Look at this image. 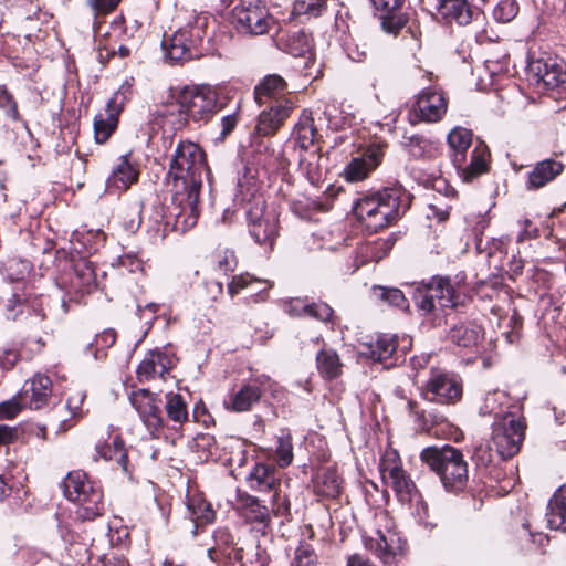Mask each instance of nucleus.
<instances>
[{
  "label": "nucleus",
  "mask_w": 566,
  "mask_h": 566,
  "mask_svg": "<svg viewBox=\"0 0 566 566\" xmlns=\"http://www.w3.org/2000/svg\"><path fill=\"white\" fill-rule=\"evenodd\" d=\"M405 0H370L373 7L376 10L391 13L396 12L401 8Z\"/></svg>",
  "instance_id": "obj_58"
},
{
  "label": "nucleus",
  "mask_w": 566,
  "mask_h": 566,
  "mask_svg": "<svg viewBox=\"0 0 566 566\" xmlns=\"http://www.w3.org/2000/svg\"><path fill=\"white\" fill-rule=\"evenodd\" d=\"M218 95L210 86L185 87L178 95V111L195 120H207L217 111Z\"/></svg>",
  "instance_id": "obj_10"
},
{
  "label": "nucleus",
  "mask_w": 566,
  "mask_h": 566,
  "mask_svg": "<svg viewBox=\"0 0 566 566\" xmlns=\"http://www.w3.org/2000/svg\"><path fill=\"white\" fill-rule=\"evenodd\" d=\"M116 340V333L113 329H106L96 335L95 343L98 349H106L114 345Z\"/></svg>",
  "instance_id": "obj_60"
},
{
  "label": "nucleus",
  "mask_w": 566,
  "mask_h": 566,
  "mask_svg": "<svg viewBox=\"0 0 566 566\" xmlns=\"http://www.w3.org/2000/svg\"><path fill=\"white\" fill-rule=\"evenodd\" d=\"M364 355L369 356L374 360L385 361L392 357L397 350V337L392 335H380L373 343L365 345Z\"/></svg>",
  "instance_id": "obj_36"
},
{
  "label": "nucleus",
  "mask_w": 566,
  "mask_h": 566,
  "mask_svg": "<svg viewBox=\"0 0 566 566\" xmlns=\"http://www.w3.org/2000/svg\"><path fill=\"white\" fill-rule=\"evenodd\" d=\"M496 450L494 451L490 443H481L475 447L473 459L478 465L488 467L494 461Z\"/></svg>",
  "instance_id": "obj_52"
},
{
  "label": "nucleus",
  "mask_w": 566,
  "mask_h": 566,
  "mask_svg": "<svg viewBox=\"0 0 566 566\" xmlns=\"http://www.w3.org/2000/svg\"><path fill=\"white\" fill-rule=\"evenodd\" d=\"M407 193L401 188H384L359 198L353 211L365 227L377 232L396 221L407 209Z\"/></svg>",
  "instance_id": "obj_2"
},
{
  "label": "nucleus",
  "mask_w": 566,
  "mask_h": 566,
  "mask_svg": "<svg viewBox=\"0 0 566 566\" xmlns=\"http://www.w3.org/2000/svg\"><path fill=\"white\" fill-rule=\"evenodd\" d=\"M22 407L18 399H11L0 403V419H12L20 411Z\"/></svg>",
  "instance_id": "obj_56"
},
{
  "label": "nucleus",
  "mask_w": 566,
  "mask_h": 566,
  "mask_svg": "<svg viewBox=\"0 0 566 566\" xmlns=\"http://www.w3.org/2000/svg\"><path fill=\"white\" fill-rule=\"evenodd\" d=\"M123 111L119 95L114 94L107 102L105 114H98L94 118V137L96 143L104 144L108 140L118 125V116Z\"/></svg>",
  "instance_id": "obj_20"
},
{
  "label": "nucleus",
  "mask_w": 566,
  "mask_h": 566,
  "mask_svg": "<svg viewBox=\"0 0 566 566\" xmlns=\"http://www.w3.org/2000/svg\"><path fill=\"white\" fill-rule=\"evenodd\" d=\"M437 10L447 23L455 22L459 25H467L480 17V12L467 0H440Z\"/></svg>",
  "instance_id": "obj_21"
},
{
  "label": "nucleus",
  "mask_w": 566,
  "mask_h": 566,
  "mask_svg": "<svg viewBox=\"0 0 566 566\" xmlns=\"http://www.w3.org/2000/svg\"><path fill=\"white\" fill-rule=\"evenodd\" d=\"M280 501H281L280 492L275 491L273 494L272 511L276 516L287 517L290 515V503L285 497L283 499L282 503H280Z\"/></svg>",
  "instance_id": "obj_59"
},
{
  "label": "nucleus",
  "mask_w": 566,
  "mask_h": 566,
  "mask_svg": "<svg viewBox=\"0 0 566 566\" xmlns=\"http://www.w3.org/2000/svg\"><path fill=\"white\" fill-rule=\"evenodd\" d=\"M316 367L324 379L333 380L342 376L344 365L336 350L322 348L316 355Z\"/></svg>",
  "instance_id": "obj_34"
},
{
  "label": "nucleus",
  "mask_w": 566,
  "mask_h": 566,
  "mask_svg": "<svg viewBox=\"0 0 566 566\" xmlns=\"http://www.w3.org/2000/svg\"><path fill=\"white\" fill-rule=\"evenodd\" d=\"M234 505L238 513L254 528L264 531L270 525V511L258 497L238 490Z\"/></svg>",
  "instance_id": "obj_16"
},
{
  "label": "nucleus",
  "mask_w": 566,
  "mask_h": 566,
  "mask_svg": "<svg viewBox=\"0 0 566 566\" xmlns=\"http://www.w3.org/2000/svg\"><path fill=\"white\" fill-rule=\"evenodd\" d=\"M248 482L256 492H275L280 485V476L273 464L256 463L248 475Z\"/></svg>",
  "instance_id": "obj_25"
},
{
  "label": "nucleus",
  "mask_w": 566,
  "mask_h": 566,
  "mask_svg": "<svg viewBox=\"0 0 566 566\" xmlns=\"http://www.w3.org/2000/svg\"><path fill=\"white\" fill-rule=\"evenodd\" d=\"M406 20L401 15L395 14V12H384L382 15V28L388 33H397L403 25Z\"/></svg>",
  "instance_id": "obj_55"
},
{
  "label": "nucleus",
  "mask_w": 566,
  "mask_h": 566,
  "mask_svg": "<svg viewBox=\"0 0 566 566\" xmlns=\"http://www.w3.org/2000/svg\"><path fill=\"white\" fill-rule=\"evenodd\" d=\"M187 510L189 518L195 523V527L211 523L214 520V511L212 510L211 505L203 499H189Z\"/></svg>",
  "instance_id": "obj_39"
},
{
  "label": "nucleus",
  "mask_w": 566,
  "mask_h": 566,
  "mask_svg": "<svg viewBox=\"0 0 566 566\" xmlns=\"http://www.w3.org/2000/svg\"><path fill=\"white\" fill-rule=\"evenodd\" d=\"M166 412L168 418L179 424L188 419L187 405L179 394L169 392L166 395Z\"/></svg>",
  "instance_id": "obj_41"
},
{
  "label": "nucleus",
  "mask_w": 566,
  "mask_h": 566,
  "mask_svg": "<svg viewBox=\"0 0 566 566\" xmlns=\"http://www.w3.org/2000/svg\"><path fill=\"white\" fill-rule=\"evenodd\" d=\"M518 13V3L516 0H500L493 10V17L496 21L507 23Z\"/></svg>",
  "instance_id": "obj_47"
},
{
  "label": "nucleus",
  "mask_w": 566,
  "mask_h": 566,
  "mask_svg": "<svg viewBox=\"0 0 566 566\" xmlns=\"http://www.w3.org/2000/svg\"><path fill=\"white\" fill-rule=\"evenodd\" d=\"M447 140L454 166L461 167L465 163L467 150L472 144V132L458 126L448 134Z\"/></svg>",
  "instance_id": "obj_33"
},
{
  "label": "nucleus",
  "mask_w": 566,
  "mask_h": 566,
  "mask_svg": "<svg viewBox=\"0 0 566 566\" xmlns=\"http://www.w3.org/2000/svg\"><path fill=\"white\" fill-rule=\"evenodd\" d=\"M174 366V358L160 349L149 352L137 368V378L140 382L156 377H164Z\"/></svg>",
  "instance_id": "obj_22"
},
{
  "label": "nucleus",
  "mask_w": 566,
  "mask_h": 566,
  "mask_svg": "<svg viewBox=\"0 0 566 566\" xmlns=\"http://www.w3.org/2000/svg\"><path fill=\"white\" fill-rule=\"evenodd\" d=\"M85 399V394L81 390H75L71 394L66 401V408L74 418H80L84 415L82 405Z\"/></svg>",
  "instance_id": "obj_53"
},
{
  "label": "nucleus",
  "mask_w": 566,
  "mask_h": 566,
  "mask_svg": "<svg viewBox=\"0 0 566 566\" xmlns=\"http://www.w3.org/2000/svg\"><path fill=\"white\" fill-rule=\"evenodd\" d=\"M30 408L41 409L49 401L52 394L51 379L45 376L38 374L30 380Z\"/></svg>",
  "instance_id": "obj_37"
},
{
  "label": "nucleus",
  "mask_w": 566,
  "mask_h": 566,
  "mask_svg": "<svg viewBox=\"0 0 566 566\" xmlns=\"http://www.w3.org/2000/svg\"><path fill=\"white\" fill-rule=\"evenodd\" d=\"M129 401L151 437H159L164 419L160 399L147 389H139L129 396Z\"/></svg>",
  "instance_id": "obj_14"
},
{
  "label": "nucleus",
  "mask_w": 566,
  "mask_h": 566,
  "mask_svg": "<svg viewBox=\"0 0 566 566\" xmlns=\"http://www.w3.org/2000/svg\"><path fill=\"white\" fill-rule=\"evenodd\" d=\"M316 492L325 497L334 499L340 493V478L339 475L329 469L324 470L318 476L315 483Z\"/></svg>",
  "instance_id": "obj_40"
},
{
  "label": "nucleus",
  "mask_w": 566,
  "mask_h": 566,
  "mask_svg": "<svg viewBox=\"0 0 566 566\" xmlns=\"http://www.w3.org/2000/svg\"><path fill=\"white\" fill-rule=\"evenodd\" d=\"M202 33L199 25H187L176 31L169 42L164 43L167 57L172 63H184L198 57L201 54L199 45Z\"/></svg>",
  "instance_id": "obj_11"
},
{
  "label": "nucleus",
  "mask_w": 566,
  "mask_h": 566,
  "mask_svg": "<svg viewBox=\"0 0 566 566\" xmlns=\"http://www.w3.org/2000/svg\"><path fill=\"white\" fill-rule=\"evenodd\" d=\"M422 396L430 402L453 405L462 397V382L453 373L432 368L423 386Z\"/></svg>",
  "instance_id": "obj_9"
},
{
  "label": "nucleus",
  "mask_w": 566,
  "mask_h": 566,
  "mask_svg": "<svg viewBox=\"0 0 566 566\" xmlns=\"http://www.w3.org/2000/svg\"><path fill=\"white\" fill-rule=\"evenodd\" d=\"M120 0H87L88 6L95 13H108L113 11Z\"/></svg>",
  "instance_id": "obj_57"
},
{
  "label": "nucleus",
  "mask_w": 566,
  "mask_h": 566,
  "mask_svg": "<svg viewBox=\"0 0 566 566\" xmlns=\"http://www.w3.org/2000/svg\"><path fill=\"white\" fill-rule=\"evenodd\" d=\"M382 479L395 491L398 500L402 503L415 505L419 518L427 516V504L423 502L415 482L402 469L400 459L396 451L386 453L380 464Z\"/></svg>",
  "instance_id": "obj_5"
},
{
  "label": "nucleus",
  "mask_w": 566,
  "mask_h": 566,
  "mask_svg": "<svg viewBox=\"0 0 566 566\" xmlns=\"http://www.w3.org/2000/svg\"><path fill=\"white\" fill-rule=\"evenodd\" d=\"M378 245H386V242H379L374 244H364L360 245L357 250V259H359L358 263L356 264V269H358L360 265L369 262L375 261L378 262L382 255H379L376 253Z\"/></svg>",
  "instance_id": "obj_50"
},
{
  "label": "nucleus",
  "mask_w": 566,
  "mask_h": 566,
  "mask_svg": "<svg viewBox=\"0 0 566 566\" xmlns=\"http://www.w3.org/2000/svg\"><path fill=\"white\" fill-rule=\"evenodd\" d=\"M137 179V169L129 163L128 155H123L107 179V187L109 189L127 190Z\"/></svg>",
  "instance_id": "obj_28"
},
{
  "label": "nucleus",
  "mask_w": 566,
  "mask_h": 566,
  "mask_svg": "<svg viewBox=\"0 0 566 566\" xmlns=\"http://www.w3.org/2000/svg\"><path fill=\"white\" fill-rule=\"evenodd\" d=\"M506 400V392L502 390H493L491 392H488L480 402L479 413L481 416L497 413V411L502 408Z\"/></svg>",
  "instance_id": "obj_43"
},
{
  "label": "nucleus",
  "mask_w": 566,
  "mask_h": 566,
  "mask_svg": "<svg viewBox=\"0 0 566 566\" xmlns=\"http://www.w3.org/2000/svg\"><path fill=\"white\" fill-rule=\"evenodd\" d=\"M75 273L81 281V287L86 292H91L96 286V275L94 266L88 261H80L75 264Z\"/></svg>",
  "instance_id": "obj_46"
},
{
  "label": "nucleus",
  "mask_w": 566,
  "mask_h": 566,
  "mask_svg": "<svg viewBox=\"0 0 566 566\" xmlns=\"http://www.w3.org/2000/svg\"><path fill=\"white\" fill-rule=\"evenodd\" d=\"M286 83L276 74L268 75L254 88L255 102L261 105H273L277 101H291L285 96Z\"/></svg>",
  "instance_id": "obj_24"
},
{
  "label": "nucleus",
  "mask_w": 566,
  "mask_h": 566,
  "mask_svg": "<svg viewBox=\"0 0 566 566\" xmlns=\"http://www.w3.org/2000/svg\"><path fill=\"white\" fill-rule=\"evenodd\" d=\"M413 297L417 307L423 314L434 312L438 306L457 308L465 301V295L447 277H433L428 285L418 287Z\"/></svg>",
  "instance_id": "obj_6"
},
{
  "label": "nucleus",
  "mask_w": 566,
  "mask_h": 566,
  "mask_svg": "<svg viewBox=\"0 0 566 566\" xmlns=\"http://www.w3.org/2000/svg\"><path fill=\"white\" fill-rule=\"evenodd\" d=\"M374 294L388 305L398 307L402 311L408 310L409 307L408 300L399 289L376 286L374 287Z\"/></svg>",
  "instance_id": "obj_42"
},
{
  "label": "nucleus",
  "mask_w": 566,
  "mask_h": 566,
  "mask_svg": "<svg viewBox=\"0 0 566 566\" xmlns=\"http://www.w3.org/2000/svg\"><path fill=\"white\" fill-rule=\"evenodd\" d=\"M525 423L513 412L496 416L492 429V443L501 459L515 455L524 439Z\"/></svg>",
  "instance_id": "obj_7"
},
{
  "label": "nucleus",
  "mask_w": 566,
  "mask_h": 566,
  "mask_svg": "<svg viewBox=\"0 0 566 566\" xmlns=\"http://www.w3.org/2000/svg\"><path fill=\"white\" fill-rule=\"evenodd\" d=\"M326 9V0H295L293 4V14L318 17Z\"/></svg>",
  "instance_id": "obj_45"
},
{
  "label": "nucleus",
  "mask_w": 566,
  "mask_h": 566,
  "mask_svg": "<svg viewBox=\"0 0 566 566\" xmlns=\"http://www.w3.org/2000/svg\"><path fill=\"white\" fill-rule=\"evenodd\" d=\"M420 459L439 476L447 491L458 492L465 488L468 463L461 450L449 444L428 447L421 451Z\"/></svg>",
  "instance_id": "obj_3"
},
{
  "label": "nucleus",
  "mask_w": 566,
  "mask_h": 566,
  "mask_svg": "<svg viewBox=\"0 0 566 566\" xmlns=\"http://www.w3.org/2000/svg\"><path fill=\"white\" fill-rule=\"evenodd\" d=\"M285 312L291 316H310L322 322H332L333 308L323 302L308 303L307 300L295 297L285 303Z\"/></svg>",
  "instance_id": "obj_23"
},
{
  "label": "nucleus",
  "mask_w": 566,
  "mask_h": 566,
  "mask_svg": "<svg viewBox=\"0 0 566 566\" xmlns=\"http://www.w3.org/2000/svg\"><path fill=\"white\" fill-rule=\"evenodd\" d=\"M448 107L442 92L434 88L422 90L413 105V114L418 120L436 123L442 118Z\"/></svg>",
  "instance_id": "obj_15"
},
{
  "label": "nucleus",
  "mask_w": 566,
  "mask_h": 566,
  "mask_svg": "<svg viewBox=\"0 0 566 566\" xmlns=\"http://www.w3.org/2000/svg\"><path fill=\"white\" fill-rule=\"evenodd\" d=\"M547 527L566 533V485L558 488L547 504Z\"/></svg>",
  "instance_id": "obj_26"
},
{
  "label": "nucleus",
  "mask_w": 566,
  "mask_h": 566,
  "mask_svg": "<svg viewBox=\"0 0 566 566\" xmlns=\"http://www.w3.org/2000/svg\"><path fill=\"white\" fill-rule=\"evenodd\" d=\"M382 156L381 147L371 145L360 157L353 158L346 165L342 175L349 182L361 181L380 164Z\"/></svg>",
  "instance_id": "obj_17"
},
{
  "label": "nucleus",
  "mask_w": 566,
  "mask_h": 566,
  "mask_svg": "<svg viewBox=\"0 0 566 566\" xmlns=\"http://www.w3.org/2000/svg\"><path fill=\"white\" fill-rule=\"evenodd\" d=\"M261 398V390L253 385H245L239 391L233 394L229 401H226V407L235 412L248 411Z\"/></svg>",
  "instance_id": "obj_35"
},
{
  "label": "nucleus",
  "mask_w": 566,
  "mask_h": 566,
  "mask_svg": "<svg viewBox=\"0 0 566 566\" xmlns=\"http://www.w3.org/2000/svg\"><path fill=\"white\" fill-rule=\"evenodd\" d=\"M316 555L310 544H301L295 552L293 566H314Z\"/></svg>",
  "instance_id": "obj_51"
},
{
  "label": "nucleus",
  "mask_w": 566,
  "mask_h": 566,
  "mask_svg": "<svg viewBox=\"0 0 566 566\" xmlns=\"http://www.w3.org/2000/svg\"><path fill=\"white\" fill-rule=\"evenodd\" d=\"M542 10L544 21L556 22L566 13V0H544Z\"/></svg>",
  "instance_id": "obj_49"
},
{
  "label": "nucleus",
  "mask_w": 566,
  "mask_h": 566,
  "mask_svg": "<svg viewBox=\"0 0 566 566\" xmlns=\"http://www.w3.org/2000/svg\"><path fill=\"white\" fill-rule=\"evenodd\" d=\"M277 46L293 56L311 54L313 40L304 30H295L277 39Z\"/></svg>",
  "instance_id": "obj_30"
},
{
  "label": "nucleus",
  "mask_w": 566,
  "mask_h": 566,
  "mask_svg": "<svg viewBox=\"0 0 566 566\" xmlns=\"http://www.w3.org/2000/svg\"><path fill=\"white\" fill-rule=\"evenodd\" d=\"M0 107L4 109L12 119L17 120L19 118V112L15 101L13 96L8 92L7 88H0Z\"/></svg>",
  "instance_id": "obj_54"
},
{
  "label": "nucleus",
  "mask_w": 566,
  "mask_h": 566,
  "mask_svg": "<svg viewBox=\"0 0 566 566\" xmlns=\"http://www.w3.org/2000/svg\"><path fill=\"white\" fill-rule=\"evenodd\" d=\"M293 138L295 145L302 150H308L318 142L319 135L310 112L303 111L301 114L298 122L294 126Z\"/></svg>",
  "instance_id": "obj_27"
},
{
  "label": "nucleus",
  "mask_w": 566,
  "mask_h": 566,
  "mask_svg": "<svg viewBox=\"0 0 566 566\" xmlns=\"http://www.w3.org/2000/svg\"><path fill=\"white\" fill-rule=\"evenodd\" d=\"M237 265V260L233 251H224L223 255L218 260V266L224 272L233 271Z\"/></svg>",
  "instance_id": "obj_62"
},
{
  "label": "nucleus",
  "mask_w": 566,
  "mask_h": 566,
  "mask_svg": "<svg viewBox=\"0 0 566 566\" xmlns=\"http://www.w3.org/2000/svg\"><path fill=\"white\" fill-rule=\"evenodd\" d=\"M203 174L209 178L203 150L192 142H180L169 166L176 193L170 205H155L147 218V232L153 242L163 241L170 231L185 233L196 226Z\"/></svg>",
  "instance_id": "obj_1"
},
{
  "label": "nucleus",
  "mask_w": 566,
  "mask_h": 566,
  "mask_svg": "<svg viewBox=\"0 0 566 566\" xmlns=\"http://www.w3.org/2000/svg\"><path fill=\"white\" fill-rule=\"evenodd\" d=\"M96 455L105 461H115L118 467L124 471L128 472V457L125 449L124 440L119 436L113 438L112 443H99L95 447Z\"/></svg>",
  "instance_id": "obj_32"
},
{
  "label": "nucleus",
  "mask_w": 566,
  "mask_h": 566,
  "mask_svg": "<svg viewBox=\"0 0 566 566\" xmlns=\"http://www.w3.org/2000/svg\"><path fill=\"white\" fill-rule=\"evenodd\" d=\"M294 109L292 101H277L268 109L260 113L255 125V133L259 136H272L283 125L284 120Z\"/></svg>",
  "instance_id": "obj_18"
},
{
  "label": "nucleus",
  "mask_w": 566,
  "mask_h": 566,
  "mask_svg": "<svg viewBox=\"0 0 566 566\" xmlns=\"http://www.w3.org/2000/svg\"><path fill=\"white\" fill-rule=\"evenodd\" d=\"M276 462L281 468L290 465L293 461V446L291 437L289 434L280 437L277 439V446L275 449Z\"/></svg>",
  "instance_id": "obj_48"
},
{
  "label": "nucleus",
  "mask_w": 566,
  "mask_h": 566,
  "mask_svg": "<svg viewBox=\"0 0 566 566\" xmlns=\"http://www.w3.org/2000/svg\"><path fill=\"white\" fill-rule=\"evenodd\" d=\"M364 546L380 559L384 566H399L402 545L397 532L390 528L377 530L374 535L364 537Z\"/></svg>",
  "instance_id": "obj_13"
},
{
  "label": "nucleus",
  "mask_w": 566,
  "mask_h": 566,
  "mask_svg": "<svg viewBox=\"0 0 566 566\" xmlns=\"http://www.w3.org/2000/svg\"><path fill=\"white\" fill-rule=\"evenodd\" d=\"M254 284H264L265 286L263 289H260L259 292H265L269 289L272 287V284L268 281H260L258 279H254L250 274H240L237 276H233L231 282L228 284V293L231 297L240 293L244 289H249Z\"/></svg>",
  "instance_id": "obj_44"
},
{
  "label": "nucleus",
  "mask_w": 566,
  "mask_h": 566,
  "mask_svg": "<svg viewBox=\"0 0 566 566\" xmlns=\"http://www.w3.org/2000/svg\"><path fill=\"white\" fill-rule=\"evenodd\" d=\"M482 329L474 323L455 324L450 329V338L458 346L471 347L478 344L481 338Z\"/></svg>",
  "instance_id": "obj_38"
},
{
  "label": "nucleus",
  "mask_w": 566,
  "mask_h": 566,
  "mask_svg": "<svg viewBox=\"0 0 566 566\" xmlns=\"http://www.w3.org/2000/svg\"><path fill=\"white\" fill-rule=\"evenodd\" d=\"M248 205L245 213L250 234L256 243L272 248L279 231L276 214L265 211V201L261 195H252Z\"/></svg>",
  "instance_id": "obj_8"
},
{
  "label": "nucleus",
  "mask_w": 566,
  "mask_h": 566,
  "mask_svg": "<svg viewBox=\"0 0 566 566\" xmlns=\"http://www.w3.org/2000/svg\"><path fill=\"white\" fill-rule=\"evenodd\" d=\"M489 151L483 143H479L471 153V159L468 166L464 164L457 167L463 181L471 182L476 177L485 174L489 168Z\"/></svg>",
  "instance_id": "obj_29"
},
{
  "label": "nucleus",
  "mask_w": 566,
  "mask_h": 566,
  "mask_svg": "<svg viewBox=\"0 0 566 566\" xmlns=\"http://www.w3.org/2000/svg\"><path fill=\"white\" fill-rule=\"evenodd\" d=\"M64 496L77 504L76 517L93 521L104 513L103 492L83 471H72L62 482Z\"/></svg>",
  "instance_id": "obj_4"
},
{
  "label": "nucleus",
  "mask_w": 566,
  "mask_h": 566,
  "mask_svg": "<svg viewBox=\"0 0 566 566\" xmlns=\"http://www.w3.org/2000/svg\"><path fill=\"white\" fill-rule=\"evenodd\" d=\"M122 266L128 269L129 272H137L143 270L142 260L134 254H125L119 258Z\"/></svg>",
  "instance_id": "obj_61"
},
{
  "label": "nucleus",
  "mask_w": 566,
  "mask_h": 566,
  "mask_svg": "<svg viewBox=\"0 0 566 566\" xmlns=\"http://www.w3.org/2000/svg\"><path fill=\"white\" fill-rule=\"evenodd\" d=\"M233 19L242 32L251 35L265 34L276 27V20L269 9L260 3L235 7Z\"/></svg>",
  "instance_id": "obj_12"
},
{
  "label": "nucleus",
  "mask_w": 566,
  "mask_h": 566,
  "mask_svg": "<svg viewBox=\"0 0 566 566\" xmlns=\"http://www.w3.org/2000/svg\"><path fill=\"white\" fill-rule=\"evenodd\" d=\"M19 360V354L15 350H6L0 355V366L9 370L15 366Z\"/></svg>",
  "instance_id": "obj_63"
},
{
  "label": "nucleus",
  "mask_w": 566,
  "mask_h": 566,
  "mask_svg": "<svg viewBox=\"0 0 566 566\" xmlns=\"http://www.w3.org/2000/svg\"><path fill=\"white\" fill-rule=\"evenodd\" d=\"M563 164L554 159H545L528 174V188L538 189L554 180L563 171Z\"/></svg>",
  "instance_id": "obj_31"
},
{
  "label": "nucleus",
  "mask_w": 566,
  "mask_h": 566,
  "mask_svg": "<svg viewBox=\"0 0 566 566\" xmlns=\"http://www.w3.org/2000/svg\"><path fill=\"white\" fill-rule=\"evenodd\" d=\"M428 142L422 137H411L410 138V154L415 157H419L423 155V150L427 147Z\"/></svg>",
  "instance_id": "obj_64"
},
{
  "label": "nucleus",
  "mask_w": 566,
  "mask_h": 566,
  "mask_svg": "<svg viewBox=\"0 0 566 566\" xmlns=\"http://www.w3.org/2000/svg\"><path fill=\"white\" fill-rule=\"evenodd\" d=\"M528 73L537 83L554 88L566 82V71L562 63L554 59H535L528 63Z\"/></svg>",
  "instance_id": "obj_19"
}]
</instances>
